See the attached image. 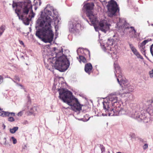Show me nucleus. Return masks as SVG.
<instances>
[{
  "label": "nucleus",
  "mask_w": 153,
  "mask_h": 153,
  "mask_svg": "<svg viewBox=\"0 0 153 153\" xmlns=\"http://www.w3.org/2000/svg\"><path fill=\"white\" fill-rule=\"evenodd\" d=\"M45 15L42 20H38L40 27L42 29L37 30L36 33V36L40 39L42 36H44L42 39L45 43H50L53 39L54 34L51 30V24L53 20L54 26L56 30L58 29L59 22V21L57 13L54 10L52 7L47 5L45 9Z\"/></svg>",
  "instance_id": "1"
},
{
  "label": "nucleus",
  "mask_w": 153,
  "mask_h": 153,
  "mask_svg": "<svg viewBox=\"0 0 153 153\" xmlns=\"http://www.w3.org/2000/svg\"><path fill=\"white\" fill-rule=\"evenodd\" d=\"M44 62L61 72L67 70L70 65L66 56L62 55V51L55 48H53L51 54L47 56V61L45 59Z\"/></svg>",
  "instance_id": "2"
},
{
  "label": "nucleus",
  "mask_w": 153,
  "mask_h": 153,
  "mask_svg": "<svg viewBox=\"0 0 153 153\" xmlns=\"http://www.w3.org/2000/svg\"><path fill=\"white\" fill-rule=\"evenodd\" d=\"M94 6L93 2L87 3L85 4L83 7L85 9L86 14L89 17L91 24L93 25L96 31L100 30L106 33L109 29L111 25L108 24L105 20H102L99 22L97 21L96 17L93 14L92 10Z\"/></svg>",
  "instance_id": "3"
},
{
  "label": "nucleus",
  "mask_w": 153,
  "mask_h": 153,
  "mask_svg": "<svg viewBox=\"0 0 153 153\" xmlns=\"http://www.w3.org/2000/svg\"><path fill=\"white\" fill-rule=\"evenodd\" d=\"M59 98L64 102L71 106L74 111H76L81 109V107L78 100L73 96L70 91L64 89L59 90Z\"/></svg>",
  "instance_id": "4"
},
{
  "label": "nucleus",
  "mask_w": 153,
  "mask_h": 153,
  "mask_svg": "<svg viewBox=\"0 0 153 153\" xmlns=\"http://www.w3.org/2000/svg\"><path fill=\"white\" fill-rule=\"evenodd\" d=\"M120 78V77L119 76V78H117V80L122 89L118 92L117 94L122 97H124L125 96V94L130 93L133 91V89L126 80H125Z\"/></svg>",
  "instance_id": "5"
},
{
  "label": "nucleus",
  "mask_w": 153,
  "mask_h": 153,
  "mask_svg": "<svg viewBox=\"0 0 153 153\" xmlns=\"http://www.w3.org/2000/svg\"><path fill=\"white\" fill-rule=\"evenodd\" d=\"M101 44L102 49L105 51L110 53L114 59L117 58V56L116 52L114 51V48H112L113 45V41L111 40L108 39L106 42Z\"/></svg>",
  "instance_id": "6"
},
{
  "label": "nucleus",
  "mask_w": 153,
  "mask_h": 153,
  "mask_svg": "<svg viewBox=\"0 0 153 153\" xmlns=\"http://www.w3.org/2000/svg\"><path fill=\"white\" fill-rule=\"evenodd\" d=\"M19 6L22 8V11L23 15H27L29 10L31 8V4L27 0L25 1H19L17 4L13 3L12 6L14 8L15 7Z\"/></svg>",
  "instance_id": "7"
},
{
  "label": "nucleus",
  "mask_w": 153,
  "mask_h": 153,
  "mask_svg": "<svg viewBox=\"0 0 153 153\" xmlns=\"http://www.w3.org/2000/svg\"><path fill=\"white\" fill-rule=\"evenodd\" d=\"M107 7L108 8L107 14L108 16L111 17L114 15L115 13L119 11L116 2L111 0L108 2Z\"/></svg>",
  "instance_id": "8"
},
{
  "label": "nucleus",
  "mask_w": 153,
  "mask_h": 153,
  "mask_svg": "<svg viewBox=\"0 0 153 153\" xmlns=\"http://www.w3.org/2000/svg\"><path fill=\"white\" fill-rule=\"evenodd\" d=\"M106 112V114H102V115L103 116H107L108 114V116H117L125 114L124 110L123 109H121L119 105L116 107H114V108H110L109 111H107Z\"/></svg>",
  "instance_id": "9"
},
{
  "label": "nucleus",
  "mask_w": 153,
  "mask_h": 153,
  "mask_svg": "<svg viewBox=\"0 0 153 153\" xmlns=\"http://www.w3.org/2000/svg\"><path fill=\"white\" fill-rule=\"evenodd\" d=\"M68 27L70 31L74 32L80 27V25L78 22L73 20L69 22Z\"/></svg>",
  "instance_id": "10"
},
{
  "label": "nucleus",
  "mask_w": 153,
  "mask_h": 153,
  "mask_svg": "<svg viewBox=\"0 0 153 153\" xmlns=\"http://www.w3.org/2000/svg\"><path fill=\"white\" fill-rule=\"evenodd\" d=\"M151 39H148L146 40H144L139 45V48L142 53L146 56L145 53V45L149 42L152 40Z\"/></svg>",
  "instance_id": "11"
},
{
  "label": "nucleus",
  "mask_w": 153,
  "mask_h": 153,
  "mask_svg": "<svg viewBox=\"0 0 153 153\" xmlns=\"http://www.w3.org/2000/svg\"><path fill=\"white\" fill-rule=\"evenodd\" d=\"M143 120V122L145 123H147L150 121V115L149 113H146L144 114V115L141 114L140 120Z\"/></svg>",
  "instance_id": "12"
},
{
  "label": "nucleus",
  "mask_w": 153,
  "mask_h": 153,
  "mask_svg": "<svg viewBox=\"0 0 153 153\" xmlns=\"http://www.w3.org/2000/svg\"><path fill=\"white\" fill-rule=\"evenodd\" d=\"M129 45L131 49L134 54H135L138 58L143 59V57L140 55L137 51L136 49L134 47L133 45L131 44H129Z\"/></svg>",
  "instance_id": "13"
},
{
  "label": "nucleus",
  "mask_w": 153,
  "mask_h": 153,
  "mask_svg": "<svg viewBox=\"0 0 153 153\" xmlns=\"http://www.w3.org/2000/svg\"><path fill=\"white\" fill-rule=\"evenodd\" d=\"M127 28L130 29L129 33L131 37L134 38H136L137 37V35L134 28L133 27H128Z\"/></svg>",
  "instance_id": "14"
},
{
  "label": "nucleus",
  "mask_w": 153,
  "mask_h": 153,
  "mask_svg": "<svg viewBox=\"0 0 153 153\" xmlns=\"http://www.w3.org/2000/svg\"><path fill=\"white\" fill-rule=\"evenodd\" d=\"M92 69V66L91 63H89L86 64L85 67V71L88 74H90Z\"/></svg>",
  "instance_id": "15"
},
{
  "label": "nucleus",
  "mask_w": 153,
  "mask_h": 153,
  "mask_svg": "<svg viewBox=\"0 0 153 153\" xmlns=\"http://www.w3.org/2000/svg\"><path fill=\"white\" fill-rule=\"evenodd\" d=\"M119 22L117 23V26L119 27H124L126 24V21L124 20L119 19Z\"/></svg>",
  "instance_id": "16"
},
{
  "label": "nucleus",
  "mask_w": 153,
  "mask_h": 153,
  "mask_svg": "<svg viewBox=\"0 0 153 153\" xmlns=\"http://www.w3.org/2000/svg\"><path fill=\"white\" fill-rule=\"evenodd\" d=\"M109 100L110 101H111L113 104H114L115 103H116L118 102V100L117 97L115 96H110L109 97Z\"/></svg>",
  "instance_id": "17"
},
{
  "label": "nucleus",
  "mask_w": 153,
  "mask_h": 153,
  "mask_svg": "<svg viewBox=\"0 0 153 153\" xmlns=\"http://www.w3.org/2000/svg\"><path fill=\"white\" fill-rule=\"evenodd\" d=\"M103 108L105 110V112L109 111L110 107H109V103L107 102H103Z\"/></svg>",
  "instance_id": "18"
},
{
  "label": "nucleus",
  "mask_w": 153,
  "mask_h": 153,
  "mask_svg": "<svg viewBox=\"0 0 153 153\" xmlns=\"http://www.w3.org/2000/svg\"><path fill=\"white\" fill-rule=\"evenodd\" d=\"M141 114L139 112H136L132 116L134 118L137 119L138 120H140Z\"/></svg>",
  "instance_id": "19"
},
{
  "label": "nucleus",
  "mask_w": 153,
  "mask_h": 153,
  "mask_svg": "<svg viewBox=\"0 0 153 153\" xmlns=\"http://www.w3.org/2000/svg\"><path fill=\"white\" fill-rule=\"evenodd\" d=\"M5 29L4 25H2L0 27V36L2 35Z\"/></svg>",
  "instance_id": "20"
},
{
  "label": "nucleus",
  "mask_w": 153,
  "mask_h": 153,
  "mask_svg": "<svg viewBox=\"0 0 153 153\" xmlns=\"http://www.w3.org/2000/svg\"><path fill=\"white\" fill-rule=\"evenodd\" d=\"M18 127H14L10 129V132L11 133H14L18 130Z\"/></svg>",
  "instance_id": "21"
},
{
  "label": "nucleus",
  "mask_w": 153,
  "mask_h": 153,
  "mask_svg": "<svg viewBox=\"0 0 153 153\" xmlns=\"http://www.w3.org/2000/svg\"><path fill=\"white\" fill-rule=\"evenodd\" d=\"M37 111V108L36 107H33L29 110V112L31 114H34Z\"/></svg>",
  "instance_id": "22"
},
{
  "label": "nucleus",
  "mask_w": 153,
  "mask_h": 153,
  "mask_svg": "<svg viewBox=\"0 0 153 153\" xmlns=\"http://www.w3.org/2000/svg\"><path fill=\"white\" fill-rule=\"evenodd\" d=\"M10 116H15V113L13 112H9L6 111L5 117H9Z\"/></svg>",
  "instance_id": "23"
},
{
  "label": "nucleus",
  "mask_w": 153,
  "mask_h": 153,
  "mask_svg": "<svg viewBox=\"0 0 153 153\" xmlns=\"http://www.w3.org/2000/svg\"><path fill=\"white\" fill-rule=\"evenodd\" d=\"M79 62H85L86 61V60L82 56H79Z\"/></svg>",
  "instance_id": "24"
},
{
  "label": "nucleus",
  "mask_w": 153,
  "mask_h": 153,
  "mask_svg": "<svg viewBox=\"0 0 153 153\" xmlns=\"http://www.w3.org/2000/svg\"><path fill=\"white\" fill-rule=\"evenodd\" d=\"M6 111H2L0 108V116L3 117H5Z\"/></svg>",
  "instance_id": "25"
},
{
  "label": "nucleus",
  "mask_w": 153,
  "mask_h": 153,
  "mask_svg": "<svg viewBox=\"0 0 153 153\" xmlns=\"http://www.w3.org/2000/svg\"><path fill=\"white\" fill-rule=\"evenodd\" d=\"M10 141H12L13 144H16L17 142L16 139L13 137H11L10 139Z\"/></svg>",
  "instance_id": "26"
},
{
  "label": "nucleus",
  "mask_w": 153,
  "mask_h": 153,
  "mask_svg": "<svg viewBox=\"0 0 153 153\" xmlns=\"http://www.w3.org/2000/svg\"><path fill=\"white\" fill-rule=\"evenodd\" d=\"M30 10H31V13H30L29 15V16L30 17H31V18H33L35 16L34 13L33 12V10H32V6L31 5V8L30 9V10H29L30 11Z\"/></svg>",
  "instance_id": "27"
},
{
  "label": "nucleus",
  "mask_w": 153,
  "mask_h": 153,
  "mask_svg": "<svg viewBox=\"0 0 153 153\" xmlns=\"http://www.w3.org/2000/svg\"><path fill=\"white\" fill-rule=\"evenodd\" d=\"M150 77L151 78H153V69L149 72Z\"/></svg>",
  "instance_id": "28"
},
{
  "label": "nucleus",
  "mask_w": 153,
  "mask_h": 153,
  "mask_svg": "<svg viewBox=\"0 0 153 153\" xmlns=\"http://www.w3.org/2000/svg\"><path fill=\"white\" fill-rule=\"evenodd\" d=\"M8 121L10 122H13L15 120L14 118L12 117H10L8 118Z\"/></svg>",
  "instance_id": "29"
},
{
  "label": "nucleus",
  "mask_w": 153,
  "mask_h": 153,
  "mask_svg": "<svg viewBox=\"0 0 153 153\" xmlns=\"http://www.w3.org/2000/svg\"><path fill=\"white\" fill-rule=\"evenodd\" d=\"M150 50L151 53L153 56V44L151 45Z\"/></svg>",
  "instance_id": "30"
},
{
  "label": "nucleus",
  "mask_w": 153,
  "mask_h": 153,
  "mask_svg": "<svg viewBox=\"0 0 153 153\" xmlns=\"http://www.w3.org/2000/svg\"><path fill=\"white\" fill-rule=\"evenodd\" d=\"M101 149L102 152L105 151V149L103 146H101Z\"/></svg>",
  "instance_id": "31"
},
{
  "label": "nucleus",
  "mask_w": 153,
  "mask_h": 153,
  "mask_svg": "<svg viewBox=\"0 0 153 153\" xmlns=\"http://www.w3.org/2000/svg\"><path fill=\"white\" fill-rule=\"evenodd\" d=\"M19 42L21 45H22L24 47H25V45L23 41L19 40Z\"/></svg>",
  "instance_id": "32"
},
{
  "label": "nucleus",
  "mask_w": 153,
  "mask_h": 153,
  "mask_svg": "<svg viewBox=\"0 0 153 153\" xmlns=\"http://www.w3.org/2000/svg\"><path fill=\"white\" fill-rule=\"evenodd\" d=\"M148 148V145L147 144H145L143 146V148L144 149H146Z\"/></svg>",
  "instance_id": "33"
},
{
  "label": "nucleus",
  "mask_w": 153,
  "mask_h": 153,
  "mask_svg": "<svg viewBox=\"0 0 153 153\" xmlns=\"http://www.w3.org/2000/svg\"><path fill=\"white\" fill-rule=\"evenodd\" d=\"M15 79L19 81V77L17 76H15Z\"/></svg>",
  "instance_id": "34"
},
{
  "label": "nucleus",
  "mask_w": 153,
  "mask_h": 153,
  "mask_svg": "<svg viewBox=\"0 0 153 153\" xmlns=\"http://www.w3.org/2000/svg\"><path fill=\"white\" fill-rule=\"evenodd\" d=\"M22 114V111H21L19 112L18 114V116H21Z\"/></svg>",
  "instance_id": "35"
},
{
  "label": "nucleus",
  "mask_w": 153,
  "mask_h": 153,
  "mask_svg": "<svg viewBox=\"0 0 153 153\" xmlns=\"http://www.w3.org/2000/svg\"><path fill=\"white\" fill-rule=\"evenodd\" d=\"M2 82V78L0 76V84H1Z\"/></svg>",
  "instance_id": "36"
},
{
  "label": "nucleus",
  "mask_w": 153,
  "mask_h": 153,
  "mask_svg": "<svg viewBox=\"0 0 153 153\" xmlns=\"http://www.w3.org/2000/svg\"><path fill=\"white\" fill-rule=\"evenodd\" d=\"M132 135V136L133 137H135V135L134 134H131V135Z\"/></svg>",
  "instance_id": "37"
},
{
  "label": "nucleus",
  "mask_w": 153,
  "mask_h": 153,
  "mask_svg": "<svg viewBox=\"0 0 153 153\" xmlns=\"http://www.w3.org/2000/svg\"><path fill=\"white\" fill-rule=\"evenodd\" d=\"M114 68H115V69H116L117 68H119V67L117 65H116V66H114Z\"/></svg>",
  "instance_id": "38"
},
{
  "label": "nucleus",
  "mask_w": 153,
  "mask_h": 153,
  "mask_svg": "<svg viewBox=\"0 0 153 153\" xmlns=\"http://www.w3.org/2000/svg\"><path fill=\"white\" fill-rule=\"evenodd\" d=\"M27 21H29V20H30V19H29L28 18H27Z\"/></svg>",
  "instance_id": "39"
},
{
  "label": "nucleus",
  "mask_w": 153,
  "mask_h": 153,
  "mask_svg": "<svg viewBox=\"0 0 153 153\" xmlns=\"http://www.w3.org/2000/svg\"><path fill=\"white\" fill-rule=\"evenodd\" d=\"M117 153H121V152H117Z\"/></svg>",
  "instance_id": "40"
},
{
  "label": "nucleus",
  "mask_w": 153,
  "mask_h": 153,
  "mask_svg": "<svg viewBox=\"0 0 153 153\" xmlns=\"http://www.w3.org/2000/svg\"><path fill=\"white\" fill-rule=\"evenodd\" d=\"M5 126H4V128H5Z\"/></svg>",
  "instance_id": "41"
},
{
  "label": "nucleus",
  "mask_w": 153,
  "mask_h": 153,
  "mask_svg": "<svg viewBox=\"0 0 153 153\" xmlns=\"http://www.w3.org/2000/svg\"><path fill=\"white\" fill-rule=\"evenodd\" d=\"M20 85V86H22V85Z\"/></svg>",
  "instance_id": "42"
}]
</instances>
